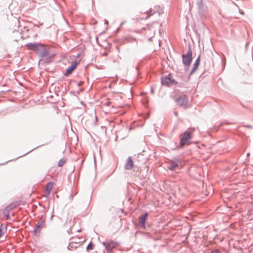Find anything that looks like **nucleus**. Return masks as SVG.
<instances>
[{
	"instance_id": "obj_1",
	"label": "nucleus",
	"mask_w": 253,
	"mask_h": 253,
	"mask_svg": "<svg viewBox=\"0 0 253 253\" xmlns=\"http://www.w3.org/2000/svg\"><path fill=\"white\" fill-rule=\"evenodd\" d=\"M194 130V128H189L183 133L180 135V144L181 146L190 144V140L192 138Z\"/></svg>"
},
{
	"instance_id": "obj_2",
	"label": "nucleus",
	"mask_w": 253,
	"mask_h": 253,
	"mask_svg": "<svg viewBox=\"0 0 253 253\" xmlns=\"http://www.w3.org/2000/svg\"><path fill=\"white\" fill-rule=\"evenodd\" d=\"M103 245L105 247V249L107 252H110L114 249L116 248L119 245V244L115 241H108L103 243Z\"/></svg>"
},
{
	"instance_id": "obj_3",
	"label": "nucleus",
	"mask_w": 253,
	"mask_h": 253,
	"mask_svg": "<svg viewBox=\"0 0 253 253\" xmlns=\"http://www.w3.org/2000/svg\"><path fill=\"white\" fill-rule=\"evenodd\" d=\"M162 83L164 85H169L175 83V81L172 79L171 75L162 78Z\"/></svg>"
},
{
	"instance_id": "obj_4",
	"label": "nucleus",
	"mask_w": 253,
	"mask_h": 253,
	"mask_svg": "<svg viewBox=\"0 0 253 253\" xmlns=\"http://www.w3.org/2000/svg\"><path fill=\"white\" fill-rule=\"evenodd\" d=\"M177 103L181 106L185 107L187 103V99L185 95L179 96L176 100Z\"/></svg>"
},
{
	"instance_id": "obj_5",
	"label": "nucleus",
	"mask_w": 253,
	"mask_h": 253,
	"mask_svg": "<svg viewBox=\"0 0 253 253\" xmlns=\"http://www.w3.org/2000/svg\"><path fill=\"white\" fill-rule=\"evenodd\" d=\"M53 183L52 182H48L45 186L44 189V196L48 197L50 193V192L53 188Z\"/></svg>"
},
{
	"instance_id": "obj_6",
	"label": "nucleus",
	"mask_w": 253,
	"mask_h": 253,
	"mask_svg": "<svg viewBox=\"0 0 253 253\" xmlns=\"http://www.w3.org/2000/svg\"><path fill=\"white\" fill-rule=\"evenodd\" d=\"M192 61L191 54H188L186 55H183V62L185 65H189Z\"/></svg>"
},
{
	"instance_id": "obj_7",
	"label": "nucleus",
	"mask_w": 253,
	"mask_h": 253,
	"mask_svg": "<svg viewBox=\"0 0 253 253\" xmlns=\"http://www.w3.org/2000/svg\"><path fill=\"white\" fill-rule=\"evenodd\" d=\"M148 216L147 213H145L143 215H141L139 217V224L143 227H145V221Z\"/></svg>"
},
{
	"instance_id": "obj_8",
	"label": "nucleus",
	"mask_w": 253,
	"mask_h": 253,
	"mask_svg": "<svg viewBox=\"0 0 253 253\" xmlns=\"http://www.w3.org/2000/svg\"><path fill=\"white\" fill-rule=\"evenodd\" d=\"M134 164L131 157H128L127 159L126 163L125 165V169H129L133 167Z\"/></svg>"
},
{
	"instance_id": "obj_9",
	"label": "nucleus",
	"mask_w": 253,
	"mask_h": 253,
	"mask_svg": "<svg viewBox=\"0 0 253 253\" xmlns=\"http://www.w3.org/2000/svg\"><path fill=\"white\" fill-rule=\"evenodd\" d=\"M77 65V64L76 62H73L71 66L68 67V68L67 69L65 75L68 76L70 75L75 69Z\"/></svg>"
},
{
	"instance_id": "obj_10",
	"label": "nucleus",
	"mask_w": 253,
	"mask_h": 253,
	"mask_svg": "<svg viewBox=\"0 0 253 253\" xmlns=\"http://www.w3.org/2000/svg\"><path fill=\"white\" fill-rule=\"evenodd\" d=\"M155 32L154 30H149L146 33V36L148 40L150 41L151 39L154 36Z\"/></svg>"
},
{
	"instance_id": "obj_11",
	"label": "nucleus",
	"mask_w": 253,
	"mask_h": 253,
	"mask_svg": "<svg viewBox=\"0 0 253 253\" xmlns=\"http://www.w3.org/2000/svg\"><path fill=\"white\" fill-rule=\"evenodd\" d=\"M178 167V164L177 162H172L170 165L169 166V169L171 170H174L176 169V168Z\"/></svg>"
},
{
	"instance_id": "obj_12",
	"label": "nucleus",
	"mask_w": 253,
	"mask_h": 253,
	"mask_svg": "<svg viewBox=\"0 0 253 253\" xmlns=\"http://www.w3.org/2000/svg\"><path fill=\"white\" fill-rule=\"evenodd\" d=\"M81 245V244L80 243H76V242H71L69 243V247L70 248H76Z\"/></svg>"
},
{
	"instance_id": "obj_13",
	"label": "nucleus",
	"mask_w": 253,
	"mask_h": 253,
	"mask_svg": "<svg viewBox=\"0 0 253 253\" xmlns=\"http://www.w3.org/2000/svg\"><path fill=\"white\" fill-rule=\"evenodd\" d=\"M39 46V45H38L37 44H34V43H30L28 45L29 49H32V50L38 49Z\"/></svg>"
},
{
	"instance_id": "obj_14",
	"label": "nucleus",
	"mask_w": 253,
	"mask_h": 253,
	"mask_svg": "<svg viewBox=\"0 0 253 253\" xmlns=\"http://www.w3.org/2000/svg\"><path fill=\"white\" fill-rule=\"evenodd\" d=\"M199 63H200V58L199 57L197 60L196 61L195 64H194V67L193 68V71H195L197 69V68H198L199 65Z\"/></svg>"
},
{
	"instance_id": "obj_15",
	"label": "nucleus",
	"mask_w": 253,
	"mask_h": 253,
	"mask_svg": "<svg viewBox=\"0 0 253 253\" xmlns=\"http://www.w3.org/2000/svg\"><path fill=\"white\" fill-rule=\"evenodd\" d=\"M65 163H66V160L65 159H61L58 162V166L59 167H61L62 166H63Z\"/></svg>"
},
{
	"instance_id": "obj_16",
	"label": "nucleus",
	"mask_w": 253,
	"mask_h": 253,
	"mask_svg": "<svg viewBox=\"0 0 253 253\" xmlns=\"http://www.w3.org/2000/svg\"><path fill=\"white\" fill-rule=\"evenodd\" d=\"M146 13H147V15L146 16V17L143 18L142 19H147L153 14V13L151 12V9L147 11Z\"/></svg>"
},
{
	"instance_id": "obj_17",
	"label": "nucleus",
	"mask_w": 253,
	"mask_h": 253,
	"mask_svg": "<svg viewBox=\"0 0 253 253\" xmlns=\"http://www.w3.org/2000/svg\"><path fill=\"white\" fill-rule=\"evenodd\" d=\"M93 249V245H92L91 243H89L87 248H86V249L87 250H92Z\"/></svg>"
},
{
	"instance_id": "obj_18",
	"label": "nucleus",
	"mask_w": 253,
	"mask_h": 253,
	"mask_svg": "<svg viewBox=\"0 0 253 253\" xmlns=\"http://www.w3.org/2000/svg\"><path fill=\"white\" fill-rule=\"evenodd\" d=\"M4 232L3 230L2 229V226H0V237H1L3 234Z\"/></svg>"
},
{
	"instance_id": "obj_19",
	"label": "nucleus",
	"mask_w": 253,
	"mask_h": 253,
	"mask_svg": "<svg viewBox=\"0 0 253 253\" xmlns=\"http://www.w3.org/2000/svg\"><path fill=\"white\" fill-rule=\"evenodd\" d=\"M211 253H220L218 250H214L211 252Z\"/></svg>"
},
{
	"instance_id": "obj_20",
	"label": "nucleus",
	"mask_w": 253,
	"mask_h": 253,
	"mask_svg": "<svg viewBox=\"0 0 253 253\" xmlns=\"http://www.w3.org/2000/svg\"><path fill=\"white\" fill-rule=\"evenodd\" d=\"M104 55H105V56H107V52H105V53H104Z\"/></svg>"
},
{
	"instance_id": "obj_21",
	"label": "nucleus",
	"mask_w": 253,
	"mask_h": 253,
	"mask_svg": "<svg viewBox=\"0 0 253 253\" xmlns=\"http://www.w3.org/2000/svg\"><path fill=\"white\" fill-rule=\"evenodd\" d=\"M6 218H7V219H8L9 218V215L7 214L6 215Z\"/></svg>"
},
{
	"instance_id": "obj_22",
	"label": "nucleus",
	"mask_w": 253,
	"mask_h": 253,
	"mask_svg": "<svg viewBox=\"0 0 253 253\" xmlns=\"http://www.w3.org/2000/svg\"><path fill=\"white\" fill-rule=\"evenodd\" d=\"M83 84V83L81 82V83H80L79 85H81V84Z\"/></svg>"
}]
</instances>
